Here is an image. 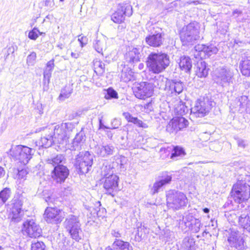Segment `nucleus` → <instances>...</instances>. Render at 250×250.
<instances>
[{
  "mask_svg": "<svg viewBox=\"0 0 250 250\" xmlns=\"http://www.w3.org/2000/svg\"><path fill=\"white\" fill-rule=\"evenodd\" d=\"M21 210H12L10 214V217L12 221L18 222L21 220V215L20 214Z\"/></svg>",
  "mask_w": 250,
  "mask_h": 250,
  "instance_id": "nucleus-42",
  "label": "nucleus"
},
{
  "mask_svg": "<svg viewBox=\"0 0 250 250\" xmlns=\"http://www.w3.org/2000/svg\"><path fill=\"white\" fill-rule=\"evenodd\" d=\"M84 137L85 136L84 135L83 133L82 132H80L76 134L75 137L73 140V149H75V146H78L79 143L84 140Z\"/></svg>",
  "mask_w": 250,
  "mask_h": 250,
  "instance_id": "nucleus-38",
  "label": "nucleus"
},
{
  "mask_svg": "<svg viewBox=\"0 0 250 250\" xmlns=\"http://www.w3.org/2000/svg\"><path fill=\"white\" fill-rule=\"evenodd\" d=\"M104 97L106 99L118 98V93L113 88H109L106 90V94L105 95Z\"/></svg>",
  "mask_w": 250,
  "mask_h": 250,
  "instance_id": "nucleus-44",
  "label": "nucleus"
},
{
  "mask_svg": "<svg viewBox=\"0 0 250 250\" xmlns=\"http://www.w3.org/2000/svg\"><path fill=\"white\" fill-rule=\"evenodd\" d=\"M53 177L58 183L64 181L69 174V170L66 167L64 166H56L53 171Z\"/></svg>",
  "mask_w": 250,
  "mask_h": 250,
  "instance_id": "nucleus-17",
  "label": "nucleus"
},
{
  "mask_svg": "<svg viewBox=\"0 0 250 250\" xmlns=\"http://www.w3.org/2000/svg\"><path fill=\"white\" fill-rule=\"evenodd\" d=\"M206 45L204 44H198L195 46V49L196 51L199 52H204L205 53Z\"/></svg>",
  "mask_w": 250,
  "mask_h": 250,
  "instance_id": "nucleus-57",
  "label": "nucleus"
},
{
  "mask_svg": "<svg viewBox=\"0 0 250 250\" xmlns=\"http://www.w3.org/2000/svg\"><path fill=\"white\" fill-rule=\"evenodd\" d=\"M240 238H241V237L238 233L233 232L231 233L228 240L229 244L231 245L233 242H235V241H237V239Z\"/></svg>",
  "mask_w": 250,
  "mask_h": 250,
  "instance_id": "nucleus-49",
  "label": "nucleus"
},
{
  "mask_svg": "<svg viewBox=\"0 0 250 250\" xmlns=\"http://www.w3.org/2000/svg\"><path fill=\"white\" fill-rule=\"evenodd\" d=\"M21 231L31 238L39 237L42 233V229L33 219H27L22 224Z\"/></svg>",
  "mask_w": 250,
  "mask_h": 250,
  "instance_id": "nucleus-12",
  "label": "nucleus"
},
{
  "mask_svg": "<svg viewBox=\"0 0 250 250\" xmlns=\"http://www.w3.org/2000/svg\"><path fill=\"white\" fill-rule=\"evenodd\" d=\"M123 116L128 122L130 123H133L134 119L135 118L133 117L129 112L123 113Z\"/></svg>",
  "mask_w": 250,
  "mask_h": 250,
  "instance_id": "nucleus-55",
  "label": "nucleus"
},
{
  "mask_svg": "<svg viewBox=\"0 0 250 250\" xmlns=\"http://www.w3.org/2000/svg\"><path fill=\"white\" fill-rule=\"evenodd\" d=\"M230 245L231 247H234L236 249L241 250L243 248L244 246V240L242 237L238 238V239H237V241H235V242H233Z\"/></svg>",
  "mask_w": 250,
  "mask_h": 250,
  "instance_id": "nucleus-48",
  "label": "nucleus"
},
{
  "mask_svg": "<svg viewBox=\"0 0 250 250\" xmlns=\"http://www.w3.org/2000/svg\"><path fill=\"white\" fill-rule=\"evenodd\" d=\"M164 40V34L162 33L149 35L146 37L145 39L146 44L153 47L161 46L163 44Z\"/></svg>",
  "mask_w": 250,
  "mask_h": 250,
  "instance_id": "nucleus-16",
  "label": "nucleus"
},
{
  "mask_svg": "<svg viewBox=\"0 0 250 250\" xmlns=\"http://www.w3.org/2000/svg\"><path fill=\"white\" fill-rule=\"evenodd\" d=\"M31 250H46L45 246L42 242L33 243L31 245Z\"/></svg>",
  "mask_w": 250,
  "mask_h": 250,
  "instance_id": "nucleus-46",
  "label": "nucleus"
},
{
  "mask_svg": "<svg viewBox=\"0 0 250 250\" xmlns=\"http://www.w3.org/2000/svg\"><path fill=\"white\" fill-rule=\"evenodd\" d=\"M65 159L62 154L57 155L46 160L47 164L51 165L54 167L58 166H63V164L65 163Z\"/></svg>",
  "mask_w": 250,
  "mask_h": 250,
  "instance_id": "nucleus-25",
  "label": "nucleus"
},
{
  "mask_svg": "<svg viewBox=\"0 0 250 250\" xmlns=\"http://www.w3.org/2000/svg\"><path fill=\"white\" fill-rule=\"evenodd\" d=\"M233 75L232 71L226 67L217 68L215 71L217 83L223 86H227L233 83Z\"/></svg>",
  "mask_w": 250,
  "mask_h": 250,
  "instance_id": "nucleus-10",
  "label": "nucleus"
},
{
  "mask_svg": "<svg viewBox=\"0 0 250 250\" xmlns=\"http://www.w3.org/2000/svg\"><path fill=\"white\" fill-rule=\"evenodd\" d=\"M99 128L100 129H104V128H109V127L104 125L102 123V117L99 118Z\"/></svg>",
  "mask_w": 250,
  "mask_h": 250,
  "instance_id": "nucleus-63",
  "label": "nucleus"
},
{
  "mask_svg": "<svg viewBox=\"0 0 250 250\" xmlns=\"http://www.w3.org/2000/svg\"><path fill=\"white\" fill-rule=\"evenodd\" d=\"M248 98L247 96H243L240 97L238 100L239 106L240 107H243L247 102Z\"/></svg>",
  "mask_w": 250,
  "mask_h": 250,
  "instance_id": "nucleus-53",
  "label": "nucleus"
},
{
  "mask_svg": "<svg viewBox=\"0 0 250 250\" xmlns=\"http://www.w3.org/2000/svg\"><path fill=\"white\" fill-rule=\"evenodd\" d=\"M93 67L95 72L98 75H101L104 71V64L99 59L93 61Z\"/></svg>",
  "mask_w": 250,
  "mask_h": 250,
  "instance_id": "nucleus-31",
  "label": "nucleus"
},
{
  "mask_svg": "<svg viewBox=\"0 0 250 250\" xmlns=\"http://www.w3.org/2000/svg\"><path fill=\"white\" fill-rule=\"evenodd\" d=\"M166 130L170 133H174L177 132L179 131L178 128L177 127V125L174 120V118L172 119L171 121H169L168 124L166 126Z\"/></svg>",
  "mask_w": 250,
  "mask_h": 250,
  "instance_id": "nucleus-37",
  "label": "nucleus"
},
{
  "mask_svg": "<svg viewBox=\"0 0 250 250\" xmlns=\"http://www.w3.org/2000/svg\"><path fill=\"white\" fill-rule=\"evenodd\" d=\"M38 32H39V30L35 27L34 28L29 32L28 38L31 40H36L39 37Z\"/></svg>",
  "mask_w": 250,
  "mask_h": 250,
  "instance_id": "nucleus-47",
  "label": "nucleus"
},
{
  "mask_svg": "<svg viewBox=\"0 0 250 250\" xmlns=\"http://www.w3.org/2000/svg\"><path fill=\"white\" fill-rule=\"evenodd\" d=\"M52 71L44 68L43 71V83L45 85L46 84H48L50 82V79L51 77Z\"/></svg>",
  "mask_w": 250,
  "mask_h": 250,
  "instance_id": "nucleus-43",
  "label": "nucleus"
},
{
  "mask_svg": "<svg viewBox=\"0 0 250 250\" xmlns=\"http://www.w3.org/2000/svg\"><path fill=\"white\" fill-rule=\"evenodd\" d=\"M48 128L49 130H46V131L50 132L53 135L56 142L60 144L66 145L75 126L72 123L68 122L56 125L54 126L52 125Z\"/></svg>",
  "mask_w": 250,
  "mask_h": 250,
  "instance_id": "nucleus-2",
  "label": "nucleus"
},
{
  "mask_svg": "<svg viewBox=\"0 0 250 250\" xmlns=\"http://www.w3.org/2000/svg\"><path fill=\"white\" fill-rule=\"evenodd\" d=\"M28 172L26 169H22L20 170H18V173L17 175V178L18 180L20 181H24L26 180L27 175Z\"/></svg>",
  "mask_w": 250,
  "mask_h": 250,
  "instance_id": "nucleus-45",
  "label": "nucleus"
},
{
  "mask_svg": "<svg viewBox=\"0 0 250 250\" xmlns=\"http://www.w3.org/2000/svg\"><path fill=\"white\" fill-rule=\"evenodd\" d=\"M169 56L163 53H151L147 58L146 65L149 70L154 74L163 72L169 64Z\"/></svg>",
  "mask_w": 250,
  "mask_h": 250,
  "instance_id": "nucleus-1",
  "label": "nucleus"
},
{
  "mask_svg": "<svg viewBox=\"0 0 250 250\" xmlns=\"http://www.w3.org/2000/svg\"><path fill=\"white\" fill-rule=\"evenodd\" d=\"M239 225L250 232V216L248 214H243L238 218Z\"/></svg>",
  "mask_w": 250,
  "mask_h": 250,
  "instance_id": "nucleus-28",
  "label": "nucleus"
},
{
  "mask_svg": "<svg viewBox=\"0 0 250 250\" xmlns=\"http://www.w3.org/2000/svg\"><path fill=\"white\" fill-rule=\"evenodd\" d=\"M114 248L120 250H133L132 246L127 242L116 239L113 244Z\"/></svg>",
  "mask_w": 250,
  "mask_h": 250,
  "instance_id": "nucleus-29",
  "label": "nucleus"
},
{
  "mask_svg": "<svg viewBox=\"0 0 250 250\" xmlns=\"http://www.w3.org/2000/svg\"><path fill=\"white\" fill-rule=\"evenodd\" d=\"M208 69L207 68L206 63L200 60L197 63L196 73L198 77H206L208 74Z\"/></svg>",
  "mask_w": 250,
  "mask_h": 250,
  "instance_id": "nucleus-24",
  "label": "nucleus"
},
{
  "mask_svg": "<svg viewBox=\"0 0 250 250\" xmlns=\"http://www.w3.org/2000/svg\"><path fill=\"white\" fill-rule=\"evenodd\" d=\"M178 130L186 127L188 124V122L184 117H177L174 118Z\"/></svg>",
  "mask_w": 250,
  "mask_h": 250,
  "instance_id": "nucleus-35",
  "label": "nucleus"
},
{
  "mask_svg": "<svg viewBox=\"0 0 250 250\" xmlns=\"http://www.w3.org/2000/svg\"><path fill=\"white\" fill-rule=\"evenodd\" d=\"M170 89L172 92L174 91L176 94H180L183 90V85L181 82H172L170 85Z\"/></svg>",
  "mask_w": 250,
  "mask_h": 250,
  "instance_id": "nucleus-34",
  "label": "nucleus"
},
{
  "mask_svg": "<svg viewBox=\"0 0 250 250\" xmlns=\"http://www.w3.org/2000/svg\"><path fill=\"white\" fill-rule=\"evenodd\" d=\"M23 204V199L21 197H14L11 201V205L12 207V210H21V207Z\"/></svg>",
  "mask_w": 250,
  "mask_h": 250,
  "instance_id": "nucleus-33",
  "label": "nucleus"
},
{
  "mask_svg": "<svg viewBox=\"0 0 250 250\" xmlns=\"http://www.w3.org/2000/svg\"><path fill=\"white\" fill-rule=\"evenodd\" d=\"M213 102L208 97L197 100L191 107V114L195 117L202 118L206 116L213 107Z\"/></svg>",
  "mask_w": 250,
  "mask_h": 250,
  "instance_id": "nucleus-8",
  "label": "nucleus"
},
{
  "mask_svg": "<svg viewBox=\"0 0 250 250\" xmlns=\"http://www.w3.org/2000/svg\"><path fill=\"white\" fill-rule=\"evenodd\" d=\"M86 38L84 36H82L78 39V41L80 42L82 47L86 43Z\"/></svg>",
  "mask_w": 250,
  "mask_h": 250,
  "instance_id": "nucleus-60",
  "label": "nucleus"
},
{
  "mask_svg": "<svg viewBox=\"0 0 250 250\" xmlns=\"http://www.w3.org/2000/svg\"><path fill=\"white\" fill-rule=\"evenodd\" d=\"M63 226L73 239L78 242L82 239V230L79 216L68 215L63 222Z\"/></svg>",
  "mask_w": 250,
  "mask_h": 250,
  "instance_id": "nucleus-4",
  "label": "nucleus"
},
{
  "mask_svg": "<svg viewBox=\"0 0 250 250\" xmlns=\"http://www.w3.org/2000/svg\"><path fill=\"white\" fill-rule=\"evenodd\" d=\"M178 108H180V109L178 111V112H179V114L181 115L185 114L188 111V107L186 106H185V104H180Z\"/></svg>",
  "mask_w": 250,
  "mask_h": 250,
  "instance_id": "nucleus-54",
  "label": "nucleus"
},
{
  "mask_svg": "<svg viewBox=\"0 0 250 250\" xmlns=\"http://www.w3.org/2000/svg\"><path fill=\"white\" fill-rule=\"evenodd\" d=\"M154 85L155 87L160 89L163 87L165 86V82L163 81V78L159 76L155 80Z\"/></svg>",
  "mask_w": 250,
  "mask_h": 250,
  "instance_id": "nucleus-50",
  "label": "nucleus"
},
{
  "mask_svg": "<svg viewBox=\"0 0 250 250\" xmlns=\"http://www.w3.org/2000/svg\"><path fill=\"white\" fill-rule=\"evenodd\" d=\"M61 210L56 208H47L43 216L45 220L49 223L57 224L62 221L60 214Z\"/></svg>",
  "mask_w": 250,
  "mask_h": 250,
  "instance_id": "nucleus-14",
  "label": "nucleus"
},
{
  "mask_svg": "<svg viewBox=\"0 0 250 250\" xmlns=\"http://www.w3.org/2000/svg\"><path fill=\"white\" fill-rule=\"evenodd\" d=\"M231 196L237 203H241L250 198V188L245 180H239L233 185Z\"/></svg>",
  "mask_w": 250,
  "mask_h": 250,
  "instance_id": "nucleus-7",
  "label": "nucleus"
},
{
  "mask_svg": "<svg viewBox=\"0 0 250 250\" xmlns=\"http://www.w3.org/2000/svg\"><path fill=\"white\" fill-rule=\"evenodd\" d=\"M54 66V60L52 59L46 63L45 68L52 71Z\"/></svg>",
  "mask_w": 250,
  "mask_h": 250,
  "instance_id": "nucleus-56",
  "label": "nucleus"
},
{
  "mask_svg": "<svg viewBox=\"0 0 250 250\" xmlns=\"http://www.w3.org/2000/svg\"><path fill=\"white\" fill-rule=\"evenodd\" d=\"M145 230L144 228H138V232L136 233V235H138V237L140 238L144 237L145 234H143V231Z\"/></svg>",
  "mask_w": 250,
  "mask_h": 250,
  "instance_id": "nucleus-59",
  "label": "nucleus"
},
{
  "mask_svg": "<svg viewBox=\"0 0 250 250\" xmlns=\"http://www.w3.org/2000/svg\"><path fill=\"white\" fill-rule=\"evenodd\" d=\"M185 153L184 152V150L182 147L176 146L174 148L173 152L171 154L170 157L171 159H174L175 157L179 156H184L185 155Z\"/></svg>",
  "mask_w": 250,
  "mask_h": 250,
  "instance_id": "nucleus-40",
  "label": "nucleus"
},
{
  "mask_svg": "<svg viewBox=\"0 0 250 250\" xmlns=\"http://www.w3.org/2000/svg\"><path fill=\"white\" fill-rule=\"evenodd\" d=\"M134 93L139 99L150 97L153 93L152 85L149 83H142L134 88Z\"/></svg>",
  "mask_w": 250,
  "mask_h": 250,
  "instance_id": "nucleus-15",
  "label": "nucleus"
},
{
  "mask_svg": "<svg viewBox=\"0 0 250 250\" xmlns=\"http://www.w3.org/2000/svg\"><path fill=\"white\" fill-rule=\"evenodd\" d=\"M46 130H49L48 127L42 128L44 135L41 137L39 142H37V146L39 147H49L55 141L53 135L50 132H47Z\"/></svg>",
  "mask_w": 250,
  "mask_h": 250,
  "instance_id": "nucleus-19",
  "label": "nucleus"
},
{
  "mask_svg": "<svg viewBox=\"0 0 250 250\" xmlns=\"http://www.w3.org/2000/svg\"><path fill=\"white\" fill-rule=\"evenodd\" d=\"M179 64L181 69L186 72H189L192 67L191 59L187 56L181 57Z\"/></svg>",
  "mask_w": 250,
  "mask_h": 250,
  "instance_id": "nucleus-27",
  "label": "nucleus"
},
{
  "mask_svg": "<svg viewBox=\"0 0 250 250\" xmlns=\"http://www.w3.org/2000/svg\"><path fill=\"white\" fill-rule=\"evenodd\" d=\"M121 78L122 80L125 82L133 80V73L131 70L127 72L124 71L122 73Z\"/></svg>",
  "mask_w": 250,
  "mask_h": 250,
  "instance_id": "nucleus-39",
  "label": "nucleus"
},
{
  "mask_svg": "<svg viewBox=\"0 0 250 250\" xmlns=\"http://www.w3.org/2000/svg\"><path fill=\"white\" fill-rule=\"evenodd\" d=\"M188 199L181 192L170 190L167 194V206L173 210H178L186 206Z\"/></svg>",
  "mask_w": 250,
  "mask_h": 250,
  "instance_id": "nucleus-6",
  "label": "nucleus"
},
{
  "mask_svg": "<svg viewBox=\"0 0 250 250\" xmlns=\"http://www.w3.org/2000/svg\"><path fill=\"white\" fill-rule=\"evenodd\" d=\"M171 179L172 177L171 176L166 173L164 174L161 179L156 180L153 184L150 189L151 194L154 195L159 192L163 186L169 184L171 182Z\"/></svg>",
  "mask_w": 250,
  "mask_h": 250,
  "instance_id": "nucleus-18",
  "label": "nucleus"
},
{
  "mask_svg": "<svg viewBox=\"0 0 250 250\" xmlns=\"http://www.w3.org/2000/svg\"><path fill=\"white\" fill-rule=\"evenodd\" d=\"M34 152V151L28 146L18 145L11 148L10 155L15 161L25 165L32 158Z\"/></svg>",
  "mask_w": 250,
  "mask_h": 250,
  "instance_id": "nucleus-5",
  "label": "nucleus"
},
{
  "mask_svg": "<svg viewBox=\"0 0 250 250\" xmlns=\"http://www.w3.org/2000/svg\"><path fill=\"white\" fill-rule=\"evenodd\" d=\"M218 51L217 48L213 45H210L209 46L206 45L205 53L208 56H211L212 54H216Z\"/></svg>",
  "mask_w": 250,
  "mask_h": 250,
  "instance_id": "nucleus-41",
  "label": "nucleus"
},
{
  "mask_svg": "<svg viewBox=\"0 0 250 250\" xmlns=\"http://www.w3.org/2000/svg\"><path fill=\"white\" fill-rule=\"evenodd\" d=\"M54 5L52 0H45V6L52 8Z\"/></svg>",
  "mask_w": 250,
  "mask_h": 250,
  "instance_id": "nucleus-62",
  "label": "nucleus"
},
{
  "mask_svg": "<svg viewBox=\"0 0 250 250\" xmlns=\"http://www.w3.org/2000/svg\"><path fill=\"white\" fill-rule=\"evenodd\" d=\"M142 51L141 47H133L129 48L125 54L126 60L130 63L137 62L140 61Z\"/></svg>",
  "mask_w": 250,
  "mask_h": 250,
  "instance_id": "nucleus-21",
  "label": "nucleus"
},
{
  "mask_svg": "<svg viewBox=\"0 0 250 250\" xmlns=\"http://www.w3.org/2000/svg\"><path fill=\"white\" fill-rule=\"evenodd\" d=\"M93 156L88 151L80 152L76 157L75 166L83 173H87L93 164Z\"/></svg>",
  "mask_w": 250,
  "mask_h": 250,
  "instance_id": "nucleus-9",
  "label": "nucleus"
},
{
  "mask_svg": "<svg viewBox=\"0 0 250 250\" xmlns=\"http://www.w3.org/2000/svg\"><path fill=\"white\" fill-rule=\"evenodd\" d=\"M11 190L9 188H5L0 192V204H3L9 199Z\"/></svg>",
  "mask_w": 250,
  "mask_h": 250,
  "instance_id": "nucleus-36",
  "label": "nucleus"
},
{
  "mask_svg": "<svg viewBox=\"0 0 250 250\" xmlns=\"http://www.w3.org/2000/svg\"><path fill=\"white\" fill-rule=\"evenodd\" d=\"M180 250H195V242L188 237L185 238L181 244Z\"/></svg>",
  "mask_w": 250,
  "mask_h": 250,
  "instance_id": "nucleus-30",
  "label": "nucleus"
},
{
  "mask_svg": "<svg viewBox=\"0 0 250 250\" xmlns=\"http://www.w3.org/2000/svg\"><path fill=\"white\" fill-rule=\"evenodd\" d=\"M111 234L115 237L119 238L121 236V234L118 231H116V230H113L111 232Z\"/></svg>",
  "mask_w": 250,
  "mask_h": 250,
  "instance_id": "nucleus-61",
  "label": "nucleus"
},
{
  "mask_svg": "<svg viewBox=\"0 0 250 250\" xmlns=\"http://www.w3.org/2000/svg\"><path fill=\"white\" fill-rule=\"evenodd\" d=\"M36 54L34 52H32L27 57V63L28 65H33L36 60Z\"/></svg>",
  "mask_w": 250,
  "mask_h": 250,
  "instance_id": "nucleus-51",
  "label": "nucleus"
},
{
  "mask_svg": "<svg viewBox=\"0 0 250 250\" xmlns=\"http://www.w3.org/2000/svg\"><path fill=\"white\" fill-rule=\"evenodd\" d=\"M185 219L188 221H190L188 222L184 221L186 225L188 227H191V229L193 231L198 232L199 231L201 226V221L199 219L195 218L190 215L187 216Z\"/></svg>",
  "mask_w": 250,
  "mask_h": 250,
  "instance_id": "nucleus-23",
  "label": "nucleus"
},
{
  "mask_svg": "<svg viewBox=\"0 0 250 250\" xmlns=\"http://www.w3.org/2000/svg\"><path fill=\"white\" fill-rule=\"evenodd\" d=\"M133 13L132 7L128 3L120 4L117 11L111 16L112 21L116 23H121L125 20V17H130Z\"/></svg>",
  "mask_w": 250,
  "mask_h": 250,
  "instance_id": "nucleus-13",
  "label": "nucleus"
},
{
  "mask_svg": "<svg viewBox=\"0 0 250 250\" xmlns=\"http://www.w3.org/2000/svg\"><path fill=\"white\" fill-rule=\"evenodd\" d=\"M240 69L242 74L246 76H250V53L246 52L243 57L240 63Z\"/></svg>",
  "mask_w": 250,
  "mask_h": 250,
  "instance_id": "nucleus-22",
  "label": "nucleus"
},
{
  "mask_svg": "<svg viewBox=\"0 0 250 250\" xmlns=\"http://www.w3.org/2000/svg\"><path fill=\"white\" fill-rule=\"evenodd\" d=\"M200 25L197 22H192L184 26L180 32L181 41L183 45L193 44L199 40Z\"/></svg>",
  "mask_w": 250,
  "mask_h": 250,
  "instance_id": "nucleus-3",
  "label": "nucleus"
},
{
  "mask_svg": "<svg viewBox=\"0 0 250 250\" xmlns=\"http://www.w3.org/2000/svg\"><path fill=\"white\" fill-rule=\"evenodd\" d=\"M93 47L97 52L103 54L106 48V39L103 37L97 38L93 42Z\"/></svg>",
  "mask_w": 250,
  "mask_h": 250,
  "instance_id": "nucleus-26",
  "label": "nucleus"
},
{
  "mask_svg": "<svg viewBox=\"0 0 250 250\" xmlns=\"http://www.w3.org/2000/svg\"><path fill=\"white\" fill-rule=\"evenodd\" d=\"M115 152V147L111 144H103L99 146L96 149V153L102 157H107L113 154Z\"/></svg>",
  "mask_w": 250,
  "mask_h": 250,
  "instance_id": "nucleus-20",
  "label": "nucleus"
},
{
  "mask_svg": "<svg viewBox=\"0 0 250 250\" xmlns=\"http://www.w3.org/2000/svg\"><path fill=\"white\" fill-rule=\"evenodd\" d=\"M112 129L118 128L121 125L120 122L117 119H114L111 122Z\"/></svg>",
  "mask_w": 250,
  "mask_h": 250,
  "instance_id": "nucleus-58",
  "label": "nucleus"
},
{
  "mask_svg": "<svg viewBox=\"0 0 250 250\" xmlns=\"http://www.w3.org/2000/svg\"><path fill=\"white\" fill-rule=\"evenodd\" d=\"M110 171H112L111 174H104V188L107 193L114 196L119 190L118 187L119 177L116 175L113 174L112 169Z\"/></svg>",
  "mask_w": 250,
  "mask_h": 250,
  "instance_id": "nucleus-11",
  "label": "nucleus"
},
{
  "mask_svg": "<svg viewBox=\"0 0 250 250\" xmlns=\"http://www.w3.org/2000/svg\"><path fill=\"white\" fill-rule=\"evenodd\" d=\"M73 89L70 86H65L62 89L61 93L59 96V100L61 101H63L68 99L72 94Z\"/></svg>",
  "mask_w": 250,
  "mask_h": 250,
  "instance_id": "nucleus-32",
  "label": "nucleus"
},
{
  "mask_svg": "<svg viewBox=\"0 0 250 250\" xmlns=\"http://www.w3.org/2000/svg\"><path fill=\"white\" fill-rule=\"evenodd\" d=\"M238 145L239 146L244 147L245 146V144L244 141L239 140L238 142Z\"/></svg>",
  "mask_w": 250,
  "mask_h": 250,
  "instance_id": "nucleus-64",
  "label": "nucleus"
},
{
  "mask_svg": "<svg viewBox=\"0 0 250 250\" xmlns=\"http://www.w3.org/2000/svg\"><path fill=\"white\" fill-rule=\"evenodd\" d=\"M132 123L136 125L138 127H141L143 128H146L147 127L146 124L144 123L141 120H140L136 117L134 118Z\"/></svg>",
  "mask_w": 250,
  "mask_h": 250,
  "instance_id": "nucleus-52",
  "label": "nucleus"
}]
</instances>
